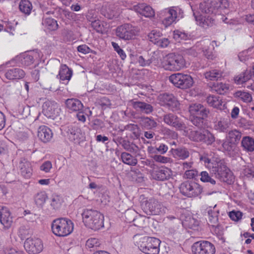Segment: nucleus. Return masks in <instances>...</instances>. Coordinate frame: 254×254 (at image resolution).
Listing matches in <instances>:
<instances>
[{
    "label": "nucleus",
    "mask_w": 254,
    "mask_h": 254,
    "mask_svg": "<svg viewBox=\"0 0 254 254\" xmlns=\"http://www.w3.org/2000/svg\"><path fill=\"white\" fill-rule=\"evenodd\" d=\"M85 225L97 230L104 227V215L99 211L92 209H84L81 213Z\"/></svg>",
    "instance_id": "1"
},
{
    "label": "nucleus",
    "mask_w": 254,
    "mask_h": 254,
    "mask_svg": "<svg viewBox=\"0 0 254 254\" xmlns=\"http://www.w3.org/2000/svg\"><path fill=\"white\" fill-rule=\"evenodd\" d=\"M229 6L227 0H205L199 4L201 12L208 14H222Z\"/></svg>",
    "instance_id": "2"
},
{
    "label": "nucleus",
    "mask_w": 254,
    "mask_h": 254,
    "mask_svg": "<svg viewBox=\"0 0 254 254\" xmlns=\"http://www.w3.org/2000/svg\"><path fill=\"white\" fill-rule=\"evenodd\" d=\"M139 235L134 236L135 240L140 239L139 247L141 251L147 254H158L160 241L155 238L143 237Z\"/></svg>",
    "instance_id": "3"
},
{
    "label": "nucleus",
    "mask_w": 254,
    "mask_h": 254,
    "mask_svg": "<svg viewBox=\"0 0 254 254\" xmlns=\"http://www.w3.org/2000/svg\"><path fill=\"white\" fill-rule=\"evenodd\" d=\"M51 228L53 233L55 235L65 237L73 231V223L67 218H58L53 221Z\"/></svg>",
    "instance_id": "4"
},
{
    "label": "nucleus",
    "mask_w": 254,
    "mask_h": 254,
    "mask_svg": "<svg viewBox=\"0 0 254 254\" xmlns=\"http://www.w3.org/2000/svg\"><path fill=\"white\" fill-rule=\"evenodd\" d=\"M162 65L166 70L179 71L185 66V61L182 55L170 53L163 58Z\"/></svg>",
    "instance_id": "5"
},
{
    "label": "nucleus",
    "mask_w": 254,
    "mask_h": 254,
    "mask_svg": "<svg viewBox=\"0 0 254 254\" xmlns=\"http://www.w3.org/2000/svg\"><path fill=\"white\" fill-rule=\"evenodd\" d=\"M212 169V174L221 182L231 184L234 181V176L232 172L226 166L223 161L219 160L217 166L210 167Z\"/></svg>",
    "instance_id": "6"
},
{
    "label": "nucleus",
    "mask_w": 254,
    "mask_h": 254,
    "mask_svg": "<svg viewBox=\"0 0 254 254\" xmlns=\"http://www.w3.org/2000/svg\"><path fill=\"white\" fill-rule=\"evenodd\" d=\"M116 33L119 38L127 41L135 39L139 33V30L137 27L126 23L118 26Z\"/></svg>",
    "instance_id": "7"
},
{
    "label": "nucleus",
    "mask_w": 254,
    "mask_h": 254,
    "mask_svg": "<svg viewBox=\"0 0 254 254\" xmlns=\"http://www.w3.org/2000/svg\"><path fill=\"white\" fill-rule=\"evenodd\" d=\"M169 80L176 87L182 89L189 88L193 84V79L190 75L181 73L171 75L169 76Z\"/></svg>",
    "instance_id": "8"
},
{
    "label": "nucleus",
    "mask_w": 254,
    "mask_h": 254,
    "mask_svg": "<svg viewBox=\"0 0 254 254\" xmlns=\"http://www.w3.org/2000/svg\"><path fill=\"white\" fill-rule=\"evenodd\" d=\"M180 192L188 197H196L202 191L201 187L195 182L186 181L180 186Z\"/></svg>",
    "instance_id": "9"
},
{
    "label": "nucleus",
    "mask_w": 254,
    "mask_h": 254,
    "mask_svg": "<svg viewBox=\"0 0 254 254\" xmlns=\"http://www.w3.org/2000/svg\"><path fill=\"white\" fill-rule=\"evenodd\" d=\"M141 206L142 210L147 215H158L165 212V208L154 198L144 201Z\"/></svg>",
    "instance_id": "10"
},
{
    "label": "nucleus",
    "mask_w": 254,
    "mask_h": 254,
    "mask_svg": "<svg viewBox=\"0 0 254 254\" xmlns=\"http://www.w3.org/2000/svg\"><path fill=\"white\" fill-rule=\"evenodd\" d=\"M163 121L167 125L173 127L176 129L184 131V134H187L188 127L177 115L169 113L163 116Z\"/></svg>",
    "instance_id": "11"
},
{
    "label": "nucleus",
    "mask_w": 254,
    "mask_h": 254,
    "mask_svg": "<svg viewBox=\"0 0 254 254\" xmlns=\"http://www.w3.org/2000/svg\"><path fill=\"white\" fill-rule=\"evenodd\" d=\"M194 254H215L214 245L208 241H201L195 242L192 246Z\"/></svg>",
    "instance_id": "12"
},
{
    "label": "nucleus",
    "mask_w": 254,
    "mask_h": 254,
    "mask_svg": "<svg viewBox=\"0 0 254 254\" xmlns=\"http://www.w3.org/2000/svg\"><path fill=\"white\" fill-rule=\"evenodd\" d=\"M25 250L30 254H37L43 249V244L41 239L30 237L27 238L24 242Z\"/></svg>",
    "instance_id": "13"
},
{
    "label": "nucleus",
    "mask_w": 254,
    "mask_h": 254,
    "mask_svg": "<svg viewBox=\"0 0 254 254\" xmlns=\"http://www.w3.org/2000/svg\"><path fill=\"white\" fill-rule=\"evenodd\" d=\"M66 132L68 139L74 143L79 144L80 141L84 140V134L77 126H69Z\"/></svg>",
    "instance_id": "14"
},
{
    "label": "nucleus",
    "mask_w": 254,
    "mask_h": 254,
    "mask_svg": "<svg viewBox=\"0 0 254 254\" xmlns=\"http://www.w3.org/2000/svg\"><path fill=\"white\" fill-rule=\"evenodd\" d=\"M159 100L161 105L166 106L172 110L178 108L180 105L176 98L171 94H160L159 96Z\"/></svg>",
    "instance_id": "15"
},
{
    "label": "nucleus",
    "mask_w": 254,
    "mask_h": 254,
    "mask_svg": "<svg viewBox=\"0 0 254 254\" xmlns=\"http://www.w3.org/2000/svg\"><path fill=\"white\" fill-rule=\"evenodd\" d=\"M43 114L48 118H53L57 116L60 110L57 103L50 100H46L42 106Z\"/></svg>",
    "instance_id": "16"
},
{
    "label": "nucleus",
    "mask_w": 254,
    "mask_h": 254,
    "mask_svg": "<svg viewBox=\"0 0 254 254\" xmlns=\"http://www.w3.org/2000/svg\"><path fill=\"white\" fill-rule=\"evenodd\" d=\"M231 121L228 117H221L214 122V129L218 132H227L231 126Z\"/></svg>",
    "instance_id": "17"
},
{
    "label": "nucleus",
    "mask_w": 254,
    "mask_h": 254,
    "mask_svg": "<svg viewBox=\"0 0 254 254\" xmlns=\"http://www.w3.org/2000/svg\"><path fill=\"white\" fill-rule=\"evenodd\" d=\"M189 112L192 117H198L199 118H205L209 111L200 104H194L190 106Z\"/></svg>",
    "instance_id": "18"
},
{
    "label": "nucleus",
    "mask_w": 254,
    "mask_h": 254,
    "mask_svg": "<svg viewBox=\"0 0 254 254\" xmlns=\"http://www.w3.org/2000/svg\"><path fill=\"white\" fill-rule=\"evenodd\" d=\"M0 221L7 229L10 228L12 224V217L9 209L6 207L0 206Z\"/></svg>",
    "instance_id": "19"
},
{
    "label": "nucleus",
    "mask_w": 254,
    "mask_h": 254,
    "mask_svg": "<svg viewBox=\"0 0 254 254\" xmlns=\"http://www.w3.org/2000/svg\"><path fill=\"white\" fill-rule=\"evenodd\" d=\"M37 136L44 143L49 142L53 137V132L50 128L45 126H40L38 129Z\"/></svg>",
    "instance_id": "20"
},
{
    "label": "nucleus",
    "mask_w": 254,
    "mask_h": 254,
    "mask_svg": "<svg viewBox=\"0 0 254 254\" xmlns=\"http://www.w3.org/2000/svg\"><path fill=\"white\" fill-rule=\"evenodd\" d=\"M133 9L136 12L146 17H153L155 14L152 8L145 3H139L134 5Z\"/></svg>",
    "instance_id": "21"
},
{
    "label": "nucleus",
    "mask_w": 254,
    "mask_h": 254,
    "mask_svg": "<svg viewBox=\"0 0 254 254\" xmlns=\"http://www.w3.org/2000/svg\"><path fill=\"white\" fill-rule=\"evenodd\" d=\"M21 174L25 178H29L32 175V169L30 163L25 159H21L18 165Z\"/></svg>",
    "instance_id": "22"
},
{
    "label": "nucleus",
    "mask_w": 254,
    "mask_h": 254,
    "mask_svg": "<svg viewBox=\"0 0 254 254\" xmlns=\"http://www.w3.org/2000/svg\"><path fill=\"white\" fill-rule=\"evenodd\" d=\"M165 18L162 20V23L165 27L171 25L177 18V11L174 8L166 9L165 12Z\"/></svg>",
    "instance_id": "23"
},
{
    "label": "nucleus",
    "mask_w": 254,
    "mask_h": 254,
    "mask_svg": "<svg viewBox=\"0 0 254 254\" xmlns=\"http://www.w3.org/2000/svg\"><path fill=\"white\" fill-rule=\"evenodd\" d=\"M132 105L136 110L146 114H149L153 111V107L150 104L144 102L133 101Z\"/></svg>",
    "instance_id": "24"
},
{
    "label": "nucleus",
    "mask_w": 254,
    "mask_h": 254,
    "mask_svg": "<svg viewBox=\"0 0 254 254\" xmlns=\"http://www.w3.org/2000/svg\"><path fill=\"white\" fill-rule=\"evenodd\" d=\"M25 72L19 68H14L7 70L5 76L6 78L10 80L19 79L25 76Z\"/></svg>",
    "instance_id": "25"
},
{
    "label": "nucleus",
    "mask_w": 254,
    "mask_h": 254,
    "mask_svg": "<svg viewBox=\"0 0 254 254\" xmlns=\"http://www.w3.org/2000/svg\"><path fill=\"white\" fill-rule=\"evenodd\" d=\"M172 174V172L170 169L162 167L154 173L153 176L156 180L164 181L169 179Z\"/></svg>",
    "instance_id": "26"
},
{
    "label": "nucleus",
    "mask_w": 254,
    "mask_h": 254,
    "mask_svg": "<svg viewBox=\"0 0 254 254\" xmlns=\"http://www.w3.org/2000/svg\"><path fill=\"white\" fill-rule=\"evenodd\" d=\"M65 104L67 108L73 112L81 111L83 109L82 103L77 99H68L66 100Z\"/></svg>",
    "instance_id": "27"
},
{
    "label": "nucleus",
    "mask_w": 254,
    "mask_h": 254,
    "mask_svg": "<svg viewBox=\"0 0 254 254\" xmlns=\"http://www.w3.org/2000/svg\"><path fill=\"white\" fill-rule=\"evenodd\" d=\"M207 103L214 108L222 110L224 108L225 104L222 99L218 96L210 95L206 99Z\"/></svg>",
    "instance_id": "28"
},
{
    "label": "nucleus",
    "mask_w": 254,
    "mask_h": 254,
    "mask_svg": "<svg viewBox=\"0 0 254 254\" xmlns=\"http://www.w3.org/2000/svg\"><path fill=\"white\" fill-rule=\"evenodd\" d=\"M241 145L243 150L246 152H252L254 151V139L252 137L249 136L243 137Z\"/></svg>",
    "instance_id": "29"
},
{
    "label": "nucleus",
    "mask_w": 254,
    "mask_h": 254,
    "mask_svg": "<svg viewBox=\"0 0 254 254\" xmlns=\"http://www.w3.org/2000/svg\"><path fill=\"white\" fill-rule=\"evenodd\" d=\"M202 45L201 42H198L192 47L183 50V53L185 55L195 57L201 53Z\"/></svg>",
    "instance_id": "30"
},
{
    "label": "nucleus",
    "mask_w": 254,
    "mask_h": 254,
    "mask_svg": "<svg viewBox=\"0 0 254 254\" xmlns=\"http://www.w3.org/2000/svg\"><path fill=\"white\" fill-rule=\"evenodd\" d=\"M219 213V209H217L216 205H215L213 208L209 207L208 210V221L209 224L212 226L217 224L218 222V217Z\"/></svg>",
    "instance_id": "31"
},
{
    "label": "nucleus",
    "mask_w": 254,
    "mask_h": 254,
    "mask_svg": "<svg viewBox=\"0 0 254 254\" xmlns=\"http://www.w3.org/2000/svg\"><path fill=\"white\" fill-rule=\"evenodd\" d=\"M171 152L174 157L182 160H185L190 156L189 150L184 147L172 149Z\"/></svg>",
    "instance_id": "32"
},
{
    "label": "nucleus",
    "mask_w": 254,
    "mask_h": 254,
    "mask_svg": "<svg viewBox=\"0 0 254 254\" xmlns=\"http://www.w3.org/2000/svg\"><path fill=\"white\" fill-rule=\"evenodd\" d=\"M124 130L129 132L130 137L134 139L138 138L140 134L141 130L137 125H127L124 127Z\"/></svg>",
    "instance_id": "33"
},
{
    "label": "nucleus",
    "mask_w": 254,
    "mask_h": 254,
    "mask_svg": "<svg viewBox=\"0 0 254 254\" xmlns=\"http://www.w3.org/2000/svg\"><path fill=\"white\" fill-rule=\"evenodd\" d=\"M252 77L250 70H246L234 77L235 82L237 84H242L249 81Z\"/></svg>",
    "instance_id": "34"
},
{
    "label": "nucleus",
    "mask_w": 254,
    "mask_h": 254,
    "mask_svg": "<svg viewBox=\"0 0 254 254\" xmlns=\"http://www.w3.org/2000/svg\"><path fill=\"white\" fill-rule=\"evenodd\" d=\"M48 199V195L45 191H40L36 193L34 196V200L36 205L42 207Z\"/></svg>",
    "instance_id": "35"
},
{
    "label": "nucleus",
    "mask_w": 254,
    "mask_h": 254,
    "mask_svg": "<svg viewBox=\"0 0 254 254\" xmlns=\"http://www.w3.org/2000/svg\"><path fill=\"white\" fill-rule=\"evenodd\" d=\"M58 75L61 80L69 81L72 76V70L66 65L63 64L61 66Z\"/></svg>",
    "instance_id": "36"
},
{
    "label": "nucleus",
    "mask_w": 254,
    "mask_h": 254,
    "mask_svg": "<svg viewBox=\"0 0 254 254\" xmlns=\"http://www.w3.org/2000/svg\"><path fill=\"white\" fill-rule=\"evenodd\" d=\"M121 158L124 163L130 166H135L137 163V159L127 152H123L121 154Z\"/></svg>",
    "instance_id": "37"
},
{
    "label": "nucleus",
    "mask_w": 254,
    "mask_h": 254,
    "mask_svg": "<svg viewBox=\"0 0 254 254\" xmlns=\"http://www.w3.org/2000/svg\"><path fill=\"white\" fill-rule=\"evenodd\" d=\"M242 137V133L237 129H233L229 131L226 136V139H229L235 144H237Z\"/></svg>",
    "instance_id": "38"
},
{
    "label": "nucleus",
    "mask_w": 254,
    "mask_h": 254,
    "mask_svg": "<svg viewBox=\"0 0 254 254\" xmlns=\"http://www.w3.org/2000/svg\"><path fill=\"white\" fill-rule=\"evenodd\" d=\"M42 24L51 31L56 30L59 26L57 21L54 19L50 17L44 18L43 20Z\"/></svg>",
    "instance_id": "39"
},
{
    "label": "nucleus",
    "mask_w": 254,
    "mask_h": 254,
    "mask_svg": "<svg viewBox=\"0 0 254 254\" xmlns=\"http://www.w3.org/2000/svg\"><path fill=\"white\" fill-rule=\"evenodd\" d=\"M20 10L26 15H29L32 9V5L28 0H21L19 3Z\"/></svg>",
    "instance_id": "40"
},
{
    "label": "nucleus",
    "mask_w": 254,
    "mask_h": 254,
    "mask_svg": "<svg viewBox=\"0 0 254 254\" xmlns=\"http://www.w3.org/2000/svg\"><path fill=\"white\" fill-rule=\"evenodd\" d=\"M202 142L207 145H211L215 140L214 135L208 130L202 131Z\"/></svg>",
    "instance_id": "41"
},
{
    "label": "nucleus",
    "mask_w": 254,
    "mask_h": 254,
    "mask_svg": "<svg viewBox=\"0 0 254 254\" xmlns=\"http://www.w3.org/2000/svg\"><path fill=\"white\" fill-rule=\"evenodd\" d=\"M140 124L147 129H152L157 126V123L152 119L149 117L141 118L140 120Z\"/></svg>",
    "instance_id": "42"
},
{
    "label": "nucleus",
    "mask_w": 254,
    "mask_h": 254,
    "mask_svg": "<svg viewBox=\"0 0 254 254\" xmlns=\"http://www.w3.org/2000/svg\"><path fill=\"white\" fill-rule=\"evenodd\" d=\"M234 96L244 102H251L252 101V95L248 92L238 91L234 93Z\"/></svg>",
    "instance_id": "43"
},
{
    "label": "nucleus",
    "mask_w": 254,
    "mask_h": 254,
    "mask_svg": "<svg viewBox=\"0 0 254 254\" xmlns=\"http://www.w3.org/2000/svg\"><path fill=\"white\" fill-rule=\"evenodd\" d=\"M188 132L187 134H184L188 136L190 139L196 142L202 141V132H199L196 130H192L188 127Z\"/></svg>",
    "instance_id": "44"
},
{
    "label": "nucleus",
    "mask_w": 254,
    "mask_h": 254,
    "mask_svg": "<svg viewBox=\"0 0 254 254\" xmlns=\"http://www.w3.org/2000/svg\"><path fill=\"white\" fill-rule=\"evenodd\" d=\"M204 75L209 80H217L222 76V72L217 69H213L206 72Z\"/></svg>",
    "instance_id": "45"
},
{
    "label": "nucleus",
    "mask_w": 254,
    "mask_h": 254,
    "mask_svg": "<svg viewBox=\"0 0 254 254\" xmlns=\"http://www.w3.org/2000/svg\"><path fill=\"white\" fill-rule=\"evenodd\" d=\"M222 146L224 151H227L229 154H231L234 151L236 147V144L229 139H226L223 140Z\"/></svg>",
    "instance_id": "46"
},
{
    "label": "nucleus",
    "mask_w": 254,
    "mask_h": 254,
    "mask_svg": "<svg viewBox=\"0 0 254 254\" xmlns=\"http://www.w3.org/2000/svg\"><path fill=\"white\" fill-rule=\"evenodd\" d=\"M196 19L198 22V25L203 28H206L208 26H211L213 21L212 18L209 16L206 17V16H201L200 17L196 18Z\"/></svg>",
    "instance_id": "47"
},
{
    "label": "nucleus",
    "mask_w": 254,
    "mask_h": 254,
    "mask_svg": "<svg viewBox=\"0 0 254 254\" xmlns=\"http://www.w3.org/2000/svg\"><path fill=\"white\" fill-rule=\"evenodd\" d=\"M200 160L203 162L206 166V167L210 170V171L212 173V169L210 167L211 166H217V164H218V161L219 159H216L214 160V159H210L206 156H201L200 158Z\"/></svg>",
    "instance_id": "48"
},
{
    "label": "nucleus",
    "mask_w": 254,
    "mask_h": 254,
    "mask_svg": "<svg viewBox=\"0 0 254 254\" xmlns=\"http://www.w3.org/2000/svg\"><path fill=\"white\" fill-rule=\"evenodd\" d=\"M162 36V34L157 30H153L148 35L149 40L155 44H156Z\"/></svg>",
    "instance_id": "49"
},
{
    "label": "nucleus",
    "mask_w": 254,
    "mask_h": 254,
    "mask_svg": "<svg viewBox=\"0 0 254 254\" xmlns=\"http://www.w3.org/2000/svg\"><path fill=\"white\" fill-rule=\"evenodd\" d=\"M229 89L228 85L225 83H218L214 84L213 87V90H215L218 94H223Z\"/></svg>",
    "instance_id": "50"
},
{
    "label": "nucleus",
    "mask_w": 254,
    "mask_h": 254,
    "mask_svg": "<svg viewBox=\"0 0 254 254\" xmlns=\"http://www.w3.org/2000/svg\"><path fill=\"white\" fill-rule=\"evenodd\" d=\"M173 37L176 41L180 42L182 40H186L189 39L190 35L187 33L177 30L174 31Z\"/></svg>",
    "instance_id": "51"
},
{
    "label": "nucleus",
    "mask_w": 254,
    "mask_h": 254,
    "mask_svg": "<svg viewBox=\"0 0 254 254\" xmlns=\"http://www.w3.org/2000/svg\"><path fill=\"white\" fill-rule=\"evenodd\" d=\"M202 48L201 50V53L203 52V55L207 59H210L212 57V51L210 49L209 46L210 43L209 41L207 42L202 43Z\"/></svg>",
    "instance_id": "52"
},
{
    "label": "nucleus",
    "mask_w": 254,
    "mask_h": 254,
    "mask_svg": "<svg viewBox=\"0 0 254 254\" xmlns=\"http://www.w3.org/2000/svg\"><path fill=\"white\" fill-rule=\"evenodd\" d=\"M62 200L59 195H54L52 196L51 205L54 209H59L62 204Z\"/></svg>",
    "instance_id": "53"
},
{
    "label": "nucleus",
    "mask_w": 254,
    "mask_h": 254,
    "mask_svg": "<svg viewBox=\"0 0 254 254\" xmlns=\"http://www.w3.org/2000/svg\"><path fill=\"white\" fill-rule=\"evenodd\" d=\"M200 180L204 183H210L212 185L216 184L215 181L212 179L207 172L202 171L200 173Z\"/></svg>",
    "instance_id": "54"
},
{
    "label": "nucleus",
    "mask_w": 254,
    "mask_h": 254,
    "mask_svg": "<svg viewBox=\"0 0 254 254\" xmlns=\"http://www.w3.org/2000/svg\"><path fill=\"white\" fill-rule=\"evenodd\" d=\"M100 245L99 240L96 238H90L86 243V246L88 248H97Z\"/></svg>",
    "instance_id": "55"
},
{
    "label": "nucleus",
    "mask_w": 254,
    "mask_h": 254,
    "mask_svg": "<svg viewBox=\"0 0 254 254\" xmlns=\"http://www.w3.org/2000/svg\"><path fill=\"white\" fill-rule=\"evenodd\" d=\"M91 26L98 33H102L104 30L103 25L101 21L96 20L92 21L91 23Z\"/></svg>",
    "instance_id": "56"
},
{
    "label": "nucleus",
    "mask_w": 254,
    "mask_h": 254,
    "mask_svg": "<svg viewBox=\"0 0 254 254\" xmlns=\"http://www.w3.org/2000/svg\"><path fill=\"white\" fill-rule=\"evenodd\" d=\"M112 45L114 50L117 52L122 60H124L126 58V55L124 51L120 47L119 45L115 42H112Z\"/></svg>",
    "instance_id": "57"
},
{
    "label": "nucleus",
    "mask_w": 254,
    "mask_h": 254,
    "mask_svg": "<svg viewBox=\"0 0 254 254\" xmlns=\"http://www.w3.org/2000/svg\"><path fill=\"white\" fill-rule=\"evenodd\" d=\"M98 104L102 107L103 109H106L107 108L110 107L111 103L110 100L106 97L101 98L98 100Z\"/></svg>",
    "instance_id": "58"
},
{
    "label": "nucleus",
    "mask_w": 254,
    "mask_h": 254,
    "mask_svg": "<svg viewBox=\"0 0 254 254\" xmlns=\"http://www.w3.org/2000/svg\"><path fill=\"white\" fill-rule=\"evenodd\" d=\"M238 124L241 127H243L245 129L249 128L252 125V122L248 121L245 118H241L239 119Z\"/></svg>",
    "instance_id": "59"
},
{
    "label": "nucleus",
    "mask_w": 254,
    "mask_h": 254,
    "mask_svg": "<svg viewBox=\"0 0 254 254\" xmlns=\"http://www.w3.org/2000/svg\"><path fill=\"white\" fill-rule=\"evenodd\" d=\"M52 164L51 161H47L44 162L40 167L41 171L47 173H49L52 168Z\"/></svg>",
    "instance_id": "60"
},
{
    "label": "nucleus",
    "mask_w": 254,
    "mask_h": 254,
    "mask_svg": "<svg viewBox=\"0 0 254 254\" xmlns=\"http://www.w3.org/2000/svg\"><path fill=\"white\" fill-rule=\"evenodd\" d=\"M198 172L195 169L187 170L185 171L184 177L186 179H191L197 175Z\"/></svg>",
    "instance_id": "61"
},
{
    "label": "nucleus",
    "mask_w": 254,
    "mask_h": 254,
    "mask_svg": "<svg viewBox=\"0 0 254 254\" xmlns=\"http://www.w3.org/2000/svg\"><path fill=\"white\" fill-rule=\"evenodd\" d=\"M229 216L232 220L238 221L241 219L242 213L239 211H232L229 212Z\"/></svg>",
    "instance_id": "62"
},
{
    "label": "nucleus",
    "mask_w": 254,
    "mask_h": 254,
    "mask_svg": "<svg viewBox=\"0 0 254 254\" xmlns=\"http://www.w3.org/2000/svg\"><path fill=\"white\" fill-rule=\"evenodd\" d=\"M34 58L33 56L30 55H25L23 59L21 60L22 64L25 66H29L33 64Z\"/></svg>",
    "instance_id": "63"
},
{
    "label": "nucleus",
    "mask_w": 254,
    "mask_h": 254,
    "mask_svg": "<svg viewBox=\"0 0 254 254\" xmlns=\"http://www.w3.org/2000/svg\"><path fill=\"white\" fill-rule=\"evenodd\" d=\"M153 159L157 162L167 163L170 161V158L159 155H155L153 157Z\"/></svg>",
    "instance_id": "64"
}]
</instances>
